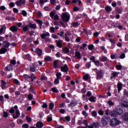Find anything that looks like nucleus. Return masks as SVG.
<instances>
[{
	"label": "nucleus",
	"instance_id": "412c9836",
	"mask_svg": "<svg viewBox=\"0 0 128 128\" xmlns=\"http://www.w3.org/2000/svg\"><path fill=\"white\" fill-rule=\"evenodd\" d=\"M16 4L18 6H22V0H18L16 2Z\"/></svg>",
	"mask_w": 128,
	"mask_h": 128
},
{
	"label": "nucleus",
	"instance_id": "393cba45",
	"mask_svg": "<svg viewBox=\"0 0 128 128\" xmlns=\"http://www.w3.org/2000/svg\"><path fill=\"white\" fill-rule=\"evenodd\" d=\"M36 22H38L40 26H42L43 22L42 20H36Z\"/></svg>",
	"mask_w": 128,
	"mask_h": 128
},
{
	"label": "nucleus",
	"instance_id": "603ef678",
	"mask_svg": "<svg viewBox=\"0 0 128 128\" xmlns=\"http://www.w3.org/2000/svg\"><path fill=\"white\" fill-rule=\"evenodd\" d=\"M10 94H12V92H14V88H10Z\"/></svg>",
	"mask_w": 128,
	"mask_h": 128
},
{
	"label": "nucleus",
	"instance_id": "e433bc0d",
	"mask_svg": "<svg viewBox=\"0 0 128 128\" xmlns=\"http://www.w3.org/2000/svg\"><path fill=\"white\" fill-rule=\"evenodd\" d=\"M46 120L48 122H52V117H50V116H48L46 118Z\"/></svg>",
	"mask_w": 128,
	"mask_h": 128
},
{
	"label": "nucleus",
	"instance_id": "f8f14e48",
	"mask_svg": "<svg viewBox=\"0 0 128 128\" xmlns=\"http://www.w3.org/2000/svg\"><path fill=\"white\" fill-rule=\"evenodd\" d=\"M97 74H98L97 80H100L102 78V70H100L98 72H97Z\"/></svg>",
	"mask_w": 128,
	"mask_h": 128
},
{
	"label": "nucleus",
	"instance_id": "338daca9",
	"mask_svg": "<svg viewBox=\"0 0 128 128\" xmlns=\"http://www.w3.org/2000/svg\"><path fill=\"white\" fill-rule=\"evenodd\" d=\"M0 100L2 102H4V96H0Z\"/></svg>",
	"mask_w": 128,
	"mask_h": 128
},
{
	"label": "nucleus",
	"instance_id": "e2e57ef3",
	"mask_svg": "<svg viewBox=\"0 0 128 128\" xmlns=\"http://www.w3.org/2000/svg\"><path fill=\"white\" fill-rule=\"evenodd\" d=\"M33 67L34 68H38V63L35 62L34 64Z\"/></svg>",
	"mask_w": 128,
	"mask_h": 128
},
{
	"label": "nucleus",
	"instance_id": "2f4dec72",
	"mask_svg": "<svg viewBox=\"0 0 128 128\" xmlns=\"http://www.w3.org/2000/svg\"><path fill=\"white\" fill-rule=\"evenodd\" d=\"M88 48L90 50H94V45H92V44L89 45L88 46Z\"/></svg>",
	"mask_w": 128,
	"mask_h": 128
},
{
	"label": "nucleus",
	"instance_id": "c756f323",
	"mask_svg": "<svg viewBox=\"0 0 128 128\" xmlns=\"http://www.w3.org/2000/svg\"><path fill=\"white\" fill-rule=\"evenodd\" d=\"M88 76L89 75L88 74H86V75H84L83 77V78L85 80H88Z\"/></svg>",
	"mask_w": 128,
	"mask_h": 128
},
{
	"label": "nucleus",
	"instance_id": "423d86ee",
	"mask_svg": "<svg viewBox=\"0 0 128 128\" xmlns=\"http://www.w3.org/2000/svg\"><path fill=\"white\" fill-rule=\"evenodd\" d=\"M62 72H68V66L65 64L64 65V66L60 67Z\"/></svg>",
	"mask_w": 128,
	"mask_h": 128
},
{
	"label": "nucleus",
	"instance_id": "a211bd4d",
	"mask_svg": "<svg viewBox=\"0 0 128 128\" xmlns=\"http://www.w3.org/2000/svg\"><path fill=\"white\" fill-rule=\"evenodd\" d=\"M58 60H56L54 62L53 66L54 68H58Z\"/></svg>",
	"mask_w": 128,
	"mask_h": 128
},
{
	"label": "nucleus",
	"instance_id": "9b49d317",
	"mask_svg": "<svg viewBox=\"0 0 128 128\" xmlns=\"http://www.w3.org/2000/svg\"><path fill=\"white\" fill-rule=\"evenodd\" d=\"M36 126L38 128H42L44 126V124H42V122H38L36 124Z\"/></svg>",
	"mask_w": 128,
	"mask_h": 128
},
{
	"label": "nucleus",
	"instance_id": "7c9ffc66",
	"mask_svg": "<svg viewBox=\"0 0 128 128\" xmlns=\"http://www.w3.org/2000/svg\"><path fill=\"white\" fill-rule=\"evenodd\" d=\"M96 114H97V113H96V111H93L92 112V116H94V118H96Z\"/></svg>",
	"mask_w": 128,
	"mask_h": 128
},
{
	"label": "nucleus",
	"instance_id": "473e14b6",
	"mask_svg": "<svg viewBox=\"0 0 128 128\" xmlns=\"http://www.w3.org/2000/svg\"><path fill=\"white\" fill-rule=\"evenodd\" d=\"M78 26V22L72 23V26H74V28H76Z\"/></svg>",
	"mask_w": 128,
	"mask_h": 128
},
{
	"label": "nucleus",
	"instance_id": "4be33fe9",
	"mask_svg": "<svg viewBox=\"0 0 128 128\" xmlns=\"http://www.w3.org/2000/svg\"><path fill=\"white\" fill-rule=\"evenodd\" d=\"M6 70L10 72V70H12V65L10 64L9 66H7L6 68Z\"/></svg>",
	"mask_w": 128,
	"mask_h": 128
},
{
	"label": "nucleus",
	"instance_id": "a19ab883",
	"mask_svg": "<svg viewBox=\"0 0 128 128\" xmlns=\"http://www.w3.org/2000/svg\"><path fill=\"white\" fill-rule=\"evenodd\" d=\"M14 84H20V82L16 79H14Z\"/></svg>",
	"mask_w": 128,
	"mask_h": 128
},
{
	"label": "nucleus",
	"instance_id": "7ed1b4c3",
	"mask_svg": "<svg viewBox=\"0 0 128 128\" xmlns=\"http://www.w3.org/2000/svg\"><path fill=\"white\" fill-rule=\"evenodd\" d=\"M62 20L68 22L70 20V16L66 14V13H64L62 16Z\"/></svg>",
	"mask_w": 128,
	"mask_h": 128
},
{
	"label": "nucleus",
	"instance_id": "58836bf2",
	"mask_svg": "<svg viewBox=\"0 0 128 128\" xmlns=\"http://www.w3.org/2000/svg\"><path fill=\"white\" fill-rule=\"evenodd\" d=\"M106 10L107 12L112 11V8L110 6H107L106 8Z\"/></svg>",
	"mask_w": 128,
	"mask_h": 128
},
{
	"label": "nucleus",
	"instance_id": "49530a36",
	"mask_svg": "<svg viewBox=\"0 0 128 128\" xmlns=\"http://www.w3.org/2000/svg\"><path fill=\"white\" fill-rule=\"evenodd\" d=\"M52 90L54 92H58V90H57L56 88H52Z\"/></svg>",
	"mask_w": 128,
	"mask_h": 128
},
{
	"label": "nucleus",
	"instance_id": "6e6552de",
	"mask_svg": "<svg viewBox=\"0 0 128 128\" xmlns=\"http://www.w3.org/2000/svg\"><path fill=\"white\" fill-rule=\"evenodd\" d=\"M76 100H72L70 104H68V106L70 108H72L73 106H74L76 104Z\"/></svg>",
	"mask_w": 128,
	"mask_h": 128
},
{
	"label": "nucleus",
	"instance_id": "4c0bfd02",
	"mask_svg": "<svg viewBox=\"0 0 128 128\" xmlns=\"http://www.w3.org/2000/svg\"><path fill=\"white\" fill-rule=\"evenodd\" d=\"M86 46V44H83L82 46L80 47V50H84Z\"/></svg>",
	"mask_w": 128,
	"mask_h": 128
},
{
	"label": "nucleus",
	"instance_id": "20e7f679",
	"mask_svg": "<svg viewBox=\"0 0 128 128\" xmlns=\"http://www.w3.org/2000/svg\"><path fill=\"white\" fill-rule=\"evenodd\" d=\"M116 111L118 116H120L122 114V109L120 106H118L116 108Z\"/></svg>",
	"mask_w": 128,
	"mask_h": 128
},
{
	"label": "nucleus",
	"instance_id": "bf43d9fd",
	"mask_svg": "<svg viewBox=\"0 0 128 128\" xmlns=\"http://www.w3.org/2000/svg\"><path fill=\"white\" fill-rule=\"evenodd\" d=\"M30 72H34L36 70V68L34 67H31L30 68Z\"/></svg>",
	"mask_w": 128,
	"mask_h": 128
},
{
	"label": "nucleus",
	"instance_id": "a18cd8bd",
	"mask_svg": "<svg viewBox=\"0 0 128 128\" xmlns=\"http://www.w3.org/2000/svg\"><path fill=\"white\" fill-rule=\"evenodd\" d=\"M126 58V54L124 53H122L120 56V58Z\"/></svg>",
	"mask_w": 128,
	"mask_h": 128
},
{
	"label": "nucleus",
	"instance_id": "052dcab7",
	"mask_svg": "<svg viewBox=\"0 0 128 128\" xmlns=\"http://www.w3.org/2000/svg\"><path fill=\"white\" fill-rule=\"evenodd\" d=\"M42 108H48V104H44L42 106Z\"/></svg>",
	"mask_w": 128,
	"mask_h": 128
},
{
	"label": "nucleus",
	"instance_id": "aec40b11",
	"mask_svg": "<svg viewBox=\"0 0 128 128\" xmlns=\"http://www.w3.org/2000/svg\"><path fill=\"white\" fill-rule=\"evenodd\" d=\"M75 54L76 58H78L79 60H80L82 57L80 56V52H76Z\"/></svg>",
	"mask_w": 128,
	"mask_h": 128
},
{
	"label": "nucleus",
	"instance_id": "c03bdc74",
	"mask_svg": "<svg viewBox=\"0 0 128 128\" xmlns=\"http://www.w3.org/2000/svg\"><path fill=\"white\" fill-rule=\"evenodd\" d=\"M120 74V72L116 73V72H114L112 73L113 78H116L118 76V74Z\"/></svg>",
	"mask_w": 128,
	"mask_h": 128
},
{
	"label": "nucleus",
	"instance_id": "2eb2a0df",
	"mask_svg": "<svg viewBox=\"0 0 128 128\" xmlns=\"http://www.w3.org/2000/svg\"><path fill=\"white\" fill-rule=\"evenodd\" d=\"M10 30L13 32H16V30H18V27L16 26H12L10 28Z\"/></svg>",
	"mask_w": 128,
	"mask_h": 128
},
{
	"label": "nucleus",
	"instance_id": "a878e982",
	"mask_svg": "<svg viewBox=\"0 0 128 128\" xmlns=\"http://www.w3.org/2000/svg\"><path fill=\"white\" fill-rule=\"evenodd\" d=\"M54 103H50L49 104V108L50 110H52L54 108Z\"/></svg>",
	"mask_w": 128,
	"mask_h": 128
},
{
	"label": "nucleus",
	"instance_id": "0e129e2a",
	"mask_svg": "<svg viewBox=\"0 0 128 128\" xmlns=\"http://www.w3.org/2000/svg\"><path fill=\"white\" fill-rule=\"evenodd\" d=\"M124 96H128V92L126 90H124Z\"/></svg>",
	"mask_w": 128,
	"mask_h": 128
},
{
	"label": "nucleus",
	"instance_id": "37998d69",
	"mask_svg": "<svg viewBox=\"0 0 128 128\" xmlns=\"http://www.w3.org/2000/svg\"><path fill=\"white\" fill-rule=\"evenodd\" d=\"M88 100L90 102H94V97L91 96Z\"/></svg>",
	"mask_w": 128,
	"mask_h": 128
},
{
	"label": "nucleus",
	"instance_id": "79ce46f5",
	"mask_svg": "<svg viewBox=\"0 0 128 128\" xmlns=\"http://www.w3.org/2000/svg\"><path fill=\"white\" fill-rule=\"evenodd\" d=\"M3 116H4V118H8V114L6 112L4 111Z\"/></svg>",
	"mask_w": 128,
	"mask_h": 128
},
{
	"label": "nucleus",
	"instance_id": "5fc2aeb1",
	"mask_svg": "<svg viewBox=\"0 0 128 128\" xmlns=\"http://www.w3.org/2000/svg\"><path fill=\"white\" fill-rule=\"evenodd\" d=\"M65 119L66 120H67V122H70V118L68 116H66V117H65Z\"/></svg>",
	"mask_w": 128,
	"mask_h": 128
},
{
	"label": "nucleus",
	"instance_id": "ea45409f",
	"mask_svg": "<svg viewBox=\"0 0 128 128\" xmlns=\"http://www.w3.org/2000/svg\"><path fill=\"white\" fill-rule=\"evenodd\" d=\"M106 60H108V58L106 57L102 56L100 59V60H102V62H106Z\"/></svg>",
	"mask_w": 128,
	"mask_h": 128
},
{
	"label": "nucleus",
	"instance_id": "de8ad7c7",
	"mask_svg": "<svg viewBox=\"0 0 128 128\" xmlns=\"http://www.w3.org/2000/svg\"><path fill=\"white\" fill-rule=\"evenodd\" d=\"M22 16H26L27 13L26 12L25 10H22Z\"/></svg>",
	"mask_w": 128,
	"mask_h": 128
},
{
	"label": "nucleus",
	"instance_id": "9d476101",
	"mask_svg": "<svg viewBox=\"0 0 128 128\" xmlns=\"http://www.w3.org/2000/svg\"><path fill=\"white\" fill-rule=\"evenodd\" d=\"M35 52H36V54H37L40 56H42V50L38 48H36V51Z\"/></svg>",
	"mask_w": 128,
	"mask_h": 128
},
{
	"label": "nucleus",
	"instance_id": "13d9d810",
	"mask_svg": "<svg viewBox=\"0 0 128 128\" xmlns=\"http://www.w3.org/2000/svg\"><path fill=\"white\" fill-rule=\"evenodd\" d=\"M50 4H56V0H50Z\"/></svg>",
	"mask_w": 128,
	"mask_h": 128
},
{
	"label": "nucleus",
	"instance_id": "680f3d73",
	"mask_svg": "<svg viewBox=\"0 0 128 128\" xmlns=\"http://www.w3.org/2000/svg\"><path fill=\"white\" fill-rule=\"evenodd\" d=\"M50 30L51 32H54V28L50 27Z\"/></svg>",
	"mask_w": 128,
	"mask_h": 128
},
{
	"label": "nucleus",
	"instance_id": "cd10ccee",
	"mask_svg": "<svg viewBox=\"0 0 128 128\" xmlns=\"http://www.w3.org/2000/svg\"><path fill=\"white\" fill-rule=\"evenodd\" d=\"M56 76L57 78H56L60 80V76H62V74H60V72H58L56 74Z\"/></svg>",
	"mask_w": 128,
	"mask_h": 128
},
{
	"label": "nucleus",
	"instance_id": "6ab92c4d",
	"mask_svg": "<svg viewBox=\"0 0 128 128\" xmlns=\"http://www.w3.org/2000/svg\"><path fill=\"white\" fill-rule=\"evenodd\" d=\"M118 92H120V90H122V83H118Z\"/></svg>",
	"mask_w": 128,
	"mask_h": 128
},
{
	"label": "nucleus",
	"instance_id": "dca6fc26",
	"mask_svg": "<svg viewBox=\"0 0 128 128\" xmlns=\"http://www.w3.org/2000/svg\"><path fill=\"white\" fill-rule=\"evenodd\" d=\"M20 112L18 110H17L16 112V115L14 116V114L13 115V118H18L20 117Z\"/></svg>",
	"mask_w": 128,
	"mask_h": 128
},
{
	"label": "nucleus",
	"instance_id": "0eeeda50",
	"mask_svg": "<svg viewBox=\"0 0 128 128\" xmlns=\"http://www.w3.org/2000/svg\"><path fill=\"white\" fill-rule=\"evenodd\" d=\"M3 46L4 48H8L10 46V43L8 41H4L3 42Z\"/></svg>",
	"mask_w": 128,
	"mask_h": 128
},
{
	"label": "nucleus",
	"instance_id": "f704fd0d",
	"mask_svg": "<svg viewBox=\"0 0 128 128\" xmlns=\"http://www.w3.org/2000/svg\"><path fill=\"white\" fill-rule=\"evenodd\" d=\"M26 120H28V122H32V118L26 116Z\"/></svg>",
	"mask_w": 128,
	"mask_h": 128
},
{
	"label": "nucleus",
	"instance_id": "4d7b16f0",
	"mask_svg": "<svg viewBox=\"0 0 128 128\" xmlns=\"http://www.w3.org/2000/svg\"><path fill=\"white\" fill-rule=\"evenodd\" d=\"M48 0H40V4H44V2H47Z\"/></svg>",
	"mask_w": 128,
	"mask_h": 128
},
{
	"label": "nucleus",
	"instance_id": "c9c22d12",
	"mask_svg": "<svg viewBox=\"0 0 128 128\" xmlns=\"http://www.w3.org/2000/svg\"><path fill=\"white\" fill-rule=\"evenodd\" d=\"M108 104H109V106H114V102H112V100H108Z\"/></svg>",
	"mask_w": 128,
	"mask_h": 128
},
{
	"label": "nucleus",
	"instance_id": "bb28decb",
	"mask_svg": "<svg viewBox=\"0 0 128 128\" xmlns=\"http://www.w3.org/2000/svg\"><path fill=\"white\" fill-rule=\"evenodd\" d=\"M52 60V58H50V56H46L44 58V60L46 62H48V60Z\"/></svg>",
	"mask_w": 128,
	"mask_h": 128
},
{
	"label": "nucleus",
	"instance_id": "f257e3e1",
	"mask_svg": "<svg viewBox=\"0 0 128 128\" xmlns=\"http://www.w3.org/2000/svg\"><path fill=\"white\" fill-rule=\"evenodd\" d=\"M110 120V118L108 116H104L102 118V122L103 126H106Z\"/></svg>",
	"mask_w": 128,
	"mask_h": 128
},
{
	"label": "nucleus",
	"instance_id": "b1692460",
	"mask_svg": "<svg viewBox=\"0 0 128 128\" xmlns=\"http://www.w3.org/2000/svg\"><path fill=\"white\" fill-rule=\"evenodd\" d=\"M63 52H66V54H68L70 52V50H68V47H66L64 49H63Z\"/></svg>",
	"mask_w": 128,
	"mask_h": 128
},
{
	"label": "nucleus",
	"instance_id": "774afa93",
	"mask_svg": "<svg viewBox=\"0 0 128 128\" xmlns=\"http://www.w3.org/2000/svg\"><path fill=\"white\" fill-rule=\"evenodd\" d=\"M10 62L12 64H16V60H11Z\"/></svg>",
	"mask_w": 128,
	"mask_h": 128
},
{
	"label": "nucleus",
	"instance_id": "8fccbe9b",
	"mask_svg": "<svg viewBox=\"0 0 128 128\" xmlns=\"http://www.w3.org/2000/svg\"><path fill=\"white\" fill-rule=\"evenodd\" d=\"M54 14H55L54 12H50V16L52 18H54Z\"/></svg>",
	"mask_w": 128,
	"mask_h": 128
},
{
	"label": "nucleus",
	"instance_id": "c85d7f7f",
	"mask_svg": "<svg viewBox=\"0 0 128 128\" xmlns=\"http://www.w3.org/2000/svg\"><path fill=\"white\" fill-rule=\"evenodd\" d=\"M91 126H93V128H98V123L94 122Z\"/></svg>",
	"mask_w": 128,
	"mask_h": 128
},
{
	"label": "nucleus",
	"instance_id": "39448f33",
	"mask_svg": "<svg viewBox=\"0 0 128 128\" xmlns=\"http://www.w3.org/2000/svg\"><path fill=\"white\" fill-rule=\"evenodd\" d=\"M109 114L110 115V116H112L113 118H116L118 116V113L116 112V111L114 110L110 111V112Z\"/></svg>",
	"mask_w": 128,
	"mask_h": 128
},
{
	"label": "nucleus",
	"instance_id": "4468645a",
	"mask_svg": "<svg viewBox=\"0 0 128 128\" xmlns=\"http://www.w3.org/2000/svg\"><path fill=\"white\" fill-rule=\"evenodd\" d=\"M29 26L30 28H33V30H36V24H33L30 22L29 24Z\"/></svg>",
	"mask_w": 128,
	"mask_h": 128
},
{
	"label": "nucleus",
	"instance_id": "5701e85b",
	"mask_svg": "<svg viewBox=\"0 0 128 128\" xmlns=\"http://www.w3.org/2000/svg\"><path fill=\"white\" fill-rule=\"evenodd\" d=\"M56 45L58 48H62V42L60 40L56 42Z\"/></svg>",
	"mask_w": 128,
	"mask_h": 128
},
{
	"label": "nucleus",
	"instance_id": "3c124183",
	"mask_svg": "<svg viewBox=\"0 0 128 128\" xmlns=\"http://www.w3.org/2000/svg\"><path fill=\"white\" fill-rule=\"evenodd\" d=\"M74 12H78V10H80V8H78L76 6H74Z\"/></svg>",
	"mask_w": 128,
	"mask_h": 128
},
{
	"label": "nucleus",
	"instance_id": "1a4fd4ad",
	"mask_svg": "<svg viewBox=\"0 0 128 128\" xmlns=\"http://www.w3.org/2000/svg\"><path fill=\"white\" fill-rule=\"evenodd\" d=\"M122 118L123 120L127 122V120H128V112L125 113V114L122 116Z\"/></svg>",
	"mask_w": 128,
	"mask_h": 128
},
{
	"label": "nucleus",
	"instance_id": "09e8293b",
	"mask_svg": "<svg viewBox=\"0 0 128 128\" xmlns=\"http://www.w3.org/2000/svg\"><path fill=\"white\" fill-rule=\"evenodd\" d=\"M59 79L56 78L55 80H54V84H58V82H60V80H58Z\"/></svg>",
	"mask_w": 128,
	"mask_h": 128
},
{
	"label": "nucleus",
	"instance_id": "f3484780",
	"mask_svg": "<svg viewBox=\"0 0 128 128\" xmlns=\"http://www.w3.org/2000/svg\"><path fill=\"white\" fill-rule=\"evenodd\" d=\"M1 82H2V90H4V88H6V82L2 80L1 81Z\"/></svg>",
	"mask_w": 128,
	"mask_h": 128
},
{
	"label": "nucleus",
	"instance_id": "72a5a7b5",
	"mask_svg": "<svg viewBox=\"0 0 128 128\" xmlns=\"http://www.w3.org/2000/svg\"><path fill=\"white\" fill-rule=\"evenodd\" d=\"M28 98L29 100H32V96L30 94H28Z\"/></svg>",
	"mask_w": 128,
	"mask_h": 128
},
{
	"label": "nucleus",
	"instance_id": "f03ea898",
	"mask_svg": "<svg viewBox=\"0 0 128 128\" xmlns=\"http://www.w3.org/2000/svg\"><path fill=\"white\" fill-rule=\"evenodd\" d=\"M120 124V120H118L116 118L111 120L110 122V125L111 126H118Z\"/></svg>",
	"mask_w": 128,
	"mask_h": 128
},
{
	"label": "nucleus",
	"instance_id": "6e6d98bb",
	"mask_svg": "<svg viewBox=\"0 0 128 128\" xmlns=\"http://www.w3.org/2000/svg\"><path fill=\"white\" fill-rule=\"evenodd\" d=\"M23 128H28V124H24L22 125Z\"/></svg>",
	"mask_w": 128,
	"mask_h": 128
},
{
	"label": "nucleus",
	"instance_id": "69168bd1",
	"mask_svg": "<svg viewBox=\"0 0 128 128\" xmlns=\"http://www.w3.org/2000/svg\"><path fill=\"white\" fill-rule=\"evenodd\" d=\"M116 68H117V70H121L122 66H120V65L116 66Z\"/></svg>",
	"mask_w": 128,
	"mask_h": 128
},
{
	"label": "nucleus",
	"instance_id": "ddd939ff",
	"mask_svg": "<svg viewBox=\"0 0 128 128\" xmlns=\"http://www.w3.org/2000/svg\"><path fill=\"white\" fill-rule=\"evenodd\" d=\"M6 52H8V50L4 48H3L0 50V54H6Z\"/></svg>",
	"mask_w": 128,
	"mask_h": 128
},
{
	"label": "nucleus",
	"instance_id": "864d4df0",
	"mask_svg": "<svg viewBox=\"0 0 128 128\" xmlns=\"http://www.w3.org/2000/svg\"><path fill=\"white\" fill-rule=\"evenodd\" d=\"M58 19H59L58 16V14L55 15V16H54V20H58Z\"/></svg>",
	"mask_w": 128,
	"mask_h": 128
}]
</instances>
